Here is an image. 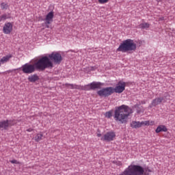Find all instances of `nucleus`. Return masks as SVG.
I'll use <instances>...</instances> for the list:
<instances>
[{
  "label": "nucleus",
  "instance_id": "39448f33",
  "mask_svg": "<svg viewBox=\"0 0 175 175\" xmlns=\"http://www.w3.org/2000/svg\"><path fill=\"white\" fill-rule=\"evenodd\" d=\"M98 95L99 96H105V98L107 96H110V95L114 94V88L108 87L105 88H103L97 92Z\"/></svg>",
  "mask_w": 175,
  "mask_h": 175
},
{
  "label": "nucleus",
  "instance_id": "2eb2a0df",
  "mask_svg": "<svg viewBox=\"0 0 175 175\" xmlns=\"http://www.w3.org/2000/svg\"><path fill=\"white\" fill-rule=\"evenodd\" d=\"M65 87L70 90H80V85L76 84L66 83Z\"/></svg>",
  "mask_w": 175,
  "mask_h": 175
},
{
  "label": "nucleus",
  "instance_id": "6ab92c4d",
  "mask_svg": "<svg viewBox=\"0 0 175 175\" xmlns=\"http://www.w3.org/2000/svg\"><path fill=\"white\" fill-rule=\"evenodd\" d=\"M35 142H39L40 140H43V134L41 133H37L36 135L33 137Z\"/></svg>",
  "mask_w": 175,
  "mask_h": 175
},
{
  "label": "nucleus",
  "instance_id": "7ed1b4c3",
  "mask_svg": "<svg viewBox=\"0 0 175 175\" xmlns=\"http://www.w3.org/2000/svg\"><path fill=\"white\" fill-rule=\"evenodd\" d=\"M137 49L136 43L132 39L124 40L116 49V51L121 53H129V51H135Z\"/></svg>",
  "mask_w": 175,
  "mask_h": 175
},
{
  "label": "nucleus",
  "instance_id": "423d86ee",
  "mask_svg": "<svg viewBox=\"0 0 175 175\" xmlns=\"http://www.w3.org/2000/svg\"><path fill=\"white\" fill-rule=\"evenodd\" d=\"M48 57L49 59L53 61L55 64H57L58 65L62 62V56L57 52H53L51 54H49Z\"/></svg>",
  "mask_w": 175,
  "mask_h": 175
},
{
  "label": "nucleus",
  "instance_id": "c85d7f7f",
  "mask_svg": "<svg viewBox=\"0 0 175 175\" xmlns=\"http://www.w3.org/2000/svg\"><path fill=\"white\" fill-rule=\"evenodd\" d=\"M1 74V72H0V75Z\"/></svg>",
  "mask_w": 175,
  "mask_h": 175
},
{
  "label": "nucleus",
  "instance_id": "4be33fe9",
  "mask_svg": "<svg viewBox=\"0 0 175 175\" xmlns=\"http://www.w3.org/2000/svg\"><path fill=\"white\" fill-rule=\"evenodd\" d=\"M105 116L106 118H111V117H113V111H109L108 112H106Z\"/></svg>",
  "mask_w": 175,
  "mask_h": 175
},
{
  "label": "nucleus",
  "instance_id": "9b49d317",
  "mask_svg": "<svg viewBox=\"0 0 175 175\" xmlns=\"http://www.w3.org/2000/svg\"><path fill=\"white\" fill-rule=\"evenodd\" d=\"M53 18H54V12H49L45 18V24L46 25V28H49V24H51L53 23Z\"/></svg>",
  "mask_w": 175,
  "mask_h": 175
},
{
  "label": "nucleus",
  "instance_id": "dca6fc26",
  "mask_svg": "<svg viewBox=\"0 0 175 175\" xmlns=\"http://www.w3.org/2000/svg\"><path fill=\"white\" fill-rule=\"evenodd\" d=\"M92 90H96L98 88H100L102 83L100 82H92L90 83Z\"/></svg>",
  "mask_w": 175,
  "mask_h": 175
},
{
  "label": "nucleus",
  "instance_id": "f8f14e48",
  "mask_svg": "<svg viewBox=\"0 0 175 175\" xmlns=\"http://www.w3.org/2000/svg\"><path fill=\"white\" fill-rule=\"evenodd\" d=\"M163 100V97H159V98H154L152 101V103L150 104V107L158 106V105H159V103H162Z\"/></svg>",
  "mask_w": 175,
  "mask_h": 175
},
{
  "label": "nucleus",
  "instance_id": "ddd939ff",
  "mask_svg": "<svg viewBox=\"0 0 175 175\" xmlns=\"http://www.w3.org/2000/svg\"><path fill=\"white\" fill-rule=\"evenodd\" d=\"M13 57L12 55H7L5 56H3L1 59H0V66L3 65V64H6V62H9L10 61V58Z\"/></svg>",
  "mask_w": 175,
  "mask_h": 175
},
{
  "label": "nucleus",
  "instance_id": "4468645a",
  "mask_svg": "<svg viewBox=\"0 0 175 175\" xmlns=\"http://www.w3.org/2000/svg\"><path fill=\"white\" fill-rule=\"evenodd\" d=\"M167 128L163 124L159 125L155 130L156 133H161V132H166Z\"/></svg>",
  "mask_w": 175,
  "mask_h": 175
},
{
  "label": "nucleus",
  "instance_id": "f03ea898",
  "mask_svg": "<svg viewBox=\"0 0 175 175\" xmlns=\"http://www.w3.org/2000/svg\"><path fill=\"white\" fill-rule=\"evenodd\" d=\"M131 114H132V109L129 107L128 105H122L116 107L113 118L117 122L126 124L128 122V117Z\"/></svg>",
  "mask_w": 175,
  "mask_h": 175
},
{
  "label": "nucleus",
  "instance_id": "20e7f679",
  "mask_svg": "<svg viewBox=\"0 0 175 175\" xmlns=\"http://www.w3.org/2000/svg\"><path fill=\"white\" fill-rule=\"evenodd\" d=\"M154 124V122H150V120H146V121H136V120H133L130 123V126L133 129H139V128H142V126H148L150 125H152Z\"/></svg>",
  "mask_w": 175,
  "mask_h": 175
},
{
  "label": "nucleus",
  "instance_id": "393cba45",
  "mask_svg": "<svg viewBox=\"0 0 175 175\" xmlns=\"http://www.w3.org/2000/svg\"><path fill=\"white\" fill-rule=\"evenodd\" d=\"M33 131V129H27V132H32Z\"/></svg>",
  "mask_w": 175,
  "mask_h": 175
},
{
  "label": "nucleus",
  "instance_id": "a878e982",
  "mask_svg": "<svg viewBox=\"0 0 175 175\" xmlns=\"http://www.w3.org/2000/svg\"><path fill=\"white\" fill-rule=\"evenodd\" d=\"M10 162L11 163H17V160H12Z\"/></svg>",
  "mask_w": 175,
  "mask_h": 175
},
{
  "label": "nucleus",
  "instance_id": "6e6552de",
  "mask_svg": "<svg viewBox=\"0 0 175 175\" xmlns=\"http://www.w3.org/2000/svg\"><path fill=\"white\" fill-rule=\"evenodd\" d=\"M114 139H116V133L109 131L101 137L100 140L103 142H113Z\"/></svg>",
  "mask_w": 175,
  "mask_h": 175
},
{
  "label": "nucleus",
  "instance_id": "aec40b11",
  "mask_svg": "<svg viewBox=\"0 0 175 175\" xmlns=\"http://www.w3.org/2000/svg\"><path fill=\"white\" fill-rule=\"evenodd\" d=\"M9 8V5L6 3H1V8L2 10H6Z\"/></svg>",
  "mask_w": 175,
  "mask_h": 175
},
{
  "label": "nucleus",
  "instance_id": "9d476101",
  "mask_svg": "<svg viewBox=\"0 0 175 175\" xmlns=\"http://www.w3.org/2000/svg\"><path fill=\"white\" fill-rule=\"evenodd\" d=\"M13 125H14L13 120H3L0 122V129H8L9 126H13Z\"/></svg>",
  "mask_w": 175,
  "mask_h": 175
},
{
  "label": "nucleus",
  "instance_id": "b1692460",
  "mask_svg": "<svg viewBox=\"0 0 175 175\" xmlns=\"http://www.w3.org/2000/svg\"><path fill=\"white\" fill-rule=\"evenodd\" d=\"M98 3H100L101 5L107 3V2H109V0H98Z\"/></svg>",
  "mask_w": 175,
  "mask_h": 175
},
{
  "label": "nucleus",
  "instance_id": "f257e3e1",
  "mask_svg": "<svg viewBox=\"0 0 175 175\" xmlns=\"http://www.w3.org/2000/svg\"><path fill=\"white\" fill-rule=\"evenodd\" d=\"M53 62L49 59V57L44 56L39 59L34 64H25L22 66L21 69L23 73L28 75L33 73L35 70L43 71L45 69L53 68Z\"/></svg>",
  "mask_w": 175,
  "mask_h": 175
},
{
  "label": "nucleus",
  "instance_id": "f3484780",
  "mask_svg": "<svg viewBox=\"0 0 175 175\" xmlns=\"http://www.w3.org/2000/svg\"><path fill=\"white\" fill-rule=\"evenodd\" d=\"M91 83L88 85H85L84 86L79 85V90L80 91H91Z\"/></svg>",
  "mask_w": 175,
  "mask_h": 175
},
{
  "label": "nucleus",
  "instance_id": "5701e85b",
  "mask_svg": "<svg viewBox=\"0 0 175 175\" xmlns=\"http://www.w3.org/2000/svg\"><path fill=\"white\" fill-rule=\"evenodd\" d=\"M7 18H9V16L6 14H3L0 16V21H4V20H7Z\"/></svg>",
  "mask_w": 175,
  "mask_h": 175
},
{
  "label": "nucleus",
  "instance_id": "0eeeda50",
  "mask_svg": "<svg viewBox=\"0 0 175 175\" xmlns=\"http://www.w3.org/2000/svg\"><path fill=\"white\" fill-rule=\"evenodd\" d=\"M125 87H126V83L120 81L116 84L115 88H113V92L122 94L125 91Z\"/></svg>",
  "mask_w": 175,
  "mask_h": 175
},
{
  "label": "nucleus",
  "instance_id": "bb28decb",
  "mask_svg": "<svg viewBox=\"0 0 175 175\" xmlns=\"http://www.w3.org/2000/svg\"><path fill=\"white\" fill-rule=\"evenodd\" d=\"M100 136H102V134H100V133H97V137H100Z\"/></svg>",
  "mask_w": 175,
  "mask_h": 175
},
{
  "label": "nucleus",
  "instance_id": "1a4fd4ad",
  "mask_svg": "<svg viewBox=\"0 0 175 175\" xmlns=\"http://www.w3.org/2000/svg\"><path fill=\"white\" fill-rule=\"evenodd\" d=\"M13 31V23L10 22H7L4 24V26L3 27V32L5 35H9L12 33V31Z\"/></svg>",
  "mask_w": 175,
  "mask_h": 175
},
{
  "label": "nucleus",
  "instance_id": "412c9836",
  "mask_svg": "<svg viewBox=\"0 0 175 175\" xmlns=\"http://www.w3.org/2000/svg\"><path fill=\"white\" fill-rule=\"evenodd\" d=\"M140 27L142 29H146L147 28H150V25L147 23H144L140 25Z\"/></svg>",
  "mask_w": 175,
  "mask_h": 175
},
{
  "label": "nucleus",
  "instance_id": "cd10ccee",
  "mask_svg": "<svg viewBox=\"0 0 175 175\" xmlns=\"http://www.w3.org/2000/svg\"><path fill=\"white\" fill-rule=\"evenodd\" d=\"M120 165H122V163H120Z\"/></svg>",
  "mask_w": 175,
  "mask_h": 175
},
{
  "label": "nucleus",
  "instance_id": "a211bd4d",
  "mask_svg": "<svg viewBox=\"0 0 175 175\" xmlns=\"http://www.w3.org/2000/svg\"><path fill=\"white\" fill-rule=\"evenodd\" d=\"M28 80L31 83H35V81H38V80H39V77H38V75H33L29 77Z\"/></svg>",
  "mask_w": 175,
  "mask_h": 175
}]
</instances>
